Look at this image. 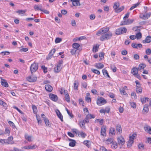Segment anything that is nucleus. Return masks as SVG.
Here are the masks:
<instances>
[{
	"label": "nucleus",
	"instance_id": "33",
	"mask_svg": "<svg viewBox=\"0 0 151 151\" xmlns=\"http://www.w3.org/2000/svg\"><path fill=\"white\" fill-rule=\"evenodd\" d=\"M80 45L77 43H74L73 44V48L77 49L80 47Z\"/></svg>",
	"mask_w": 151,
	"mask_h": 151
},
{
	"label": "nucleus",
	"instance_id": "32",
	"mask_svg": "<svg viewBox=\"0 0 151 151\" xmlns=\"http://www.w3.org/2000/svg\"><path fill=\"white\" fill-rule=\"evenodd\" d=\"M109 133L113 135H115L116 133L115 129L113 127H111L110 129Z\"/></svg>",
	"mask_w": 151,
	"mask_h": 151
},
{
	"label": "nucleus",
	"instance_id": "37",
	"mask_svg": "<svg viewBox=\"0 0 151 151\" xmlns=\"http://www.w3.org/2000/svg\"><path fill=\"white\" fill-rule=\"evenodd\" d=\"M142 34L140 32L137 33L135 36L137 40L140 39L142 38Z\"/></svg>",
	"mask_w": 151,
	"mask_h": 151
},
{
	"label": "nucleus",
	"instance_id": "59",
	"mask_svg": "<svg viewBox=\"0 0 151 151\" xmlns=\"http://www.w3.org/2000/svg\"><path fill=\"white\" fill-rule=\"evenodd\" d=\"M90 119V117L88 116V114L87 115L85 119L83 120L86 123H88L89 122V119Z\"/></svg>",
	"mask_w": 151,
	"mask_h": 151
},
{
	"label": "nucleus",
	"instance_id": "27",
	"mask_svg": "<svg viewBox=\"0 0 151 151\" xmlns=\"http://www.w3.org/2000/svg\"><path fill=\"white\" fill-rule=\"evenodd\" d=\"M117 144L115 141L114 142L112 143L111 148L113 149H115L117 147Z\"/></svg>",
	"mask_w": 151,
	"mask_h": 151
},
{
	"label": "nucleus",
	"instance_id": "38",
	"mask_svg": "<svg viewBox=\"0 0 151 151\" xmlns=\"http://www.w3.org/2000/svg\"><path fill=\"white\" fill-rule=\"evenodd\" d=\"M95 122H99L100 125H102L104 123V120L103 119H97L95 121Z\"/></svg>",
	"mask_w": 151,
	"mask_h": 151
},
{
	"label": "nucleus",
	"instance_id": "52",
	"mask_svg": "<svg viewBox=\"0 0 151 151\" xmlns=\"http://www.w3.org/2000/svg\"><path fill=\"white\" fill-rule=\"evenodd\" d=\"M111 68L114 72H116V68L114 65H111L110 66Z\"/></svg>",
	"mask_w": 151,
	"mask_h": 151
},
{
	"label": "nucleus",
	"instance_id": "35",
	"mask_svg": "<svg viewBox=\"0 0 151 151\" xmlns=\"http://www.w3.org/2000/svg\"><path fill=\"white\" fill-rule=\"evenodd\" d=\"M25 138L29 142L32 141V136H29L27 134H26L25 135Z\"/></svg>",
	"mask_w": 151,
	"mask_h": 151
},
{
	"label": "nucleus",
	"instance_id": "4",
	"mask_svg": "<svg viewBox=\"0 0 151 151\" xmlns=\"http://www.w3.org/2000/svg\"><path fill=\"white\" fill-rule=\"evenodd\" d=\"M106 101L103 98L99 97L98 98L97 104L98 105L100 106L102 104H106Z\"/></svg>",
	"mask_w": 151,
	"mask_h": 151
},
{
	"label": "nucleus",
	"instance_id": "7",
	"mask_svg": "<svg viewBox=\"0 0 151 151\" xmlns=\"http://www.w3.org/2000/svg\"><path fill=\"white\" fill-rule=\"evenodd\" d=\"M151 15V13L149 12L146 14H141L139 17L140 18H142L143 19L145 20L149 18Z\"/></svg>",
	"mask_w": 151,
	"mask_h": 151
},
{
	"label": "nucleus",
	"instance_id": "22",
	"mask_svg": "<svg viewBox=\"0 0 151 151\" xmlns=\"http://www.w3.org/2000/svg\"><path fill=\"white\" fill-rule=\"evenodd\" d=\"M114 139L112 138H108L106 140L105 143L107 145L112 144L114 142Z\"/></svg>",
	"mask_w": 151,
	"mask_h": 151
},
{
	"label": "nucleus",
	"instance_id": "43",
	"mask_svg": "<svg viewBox=\"0 0 151 151\" xmlns=\"http://www.w3.org/2000/svg\"><path fill=\"white\" fill-rule=\"evenodd\" d=\"M134 20V19H129L126 20L127 25L133 22Z\"/></svg>",
	"mask_w": 151,
	"mask_h": 151
},
{
	"label": "nucleus",
	"instance_id": "15",
	"mask_svg": "<svg viewBox=\"0 0 151 151\" xmlns=\"http://www.w3.org/2000/svg\"><path fill=\"white\" fill-rule=\"evenodd\" d=\"M1 84L3 86L6 87H7L9 86V85L7 83V82L6 80L2 79V78H1Z\"/></svg>",
	"mask_w": 151,
	"mask_h": 151
},
{
	"label": "nucleus",
	"instance_id": "11",
	"mask_svg": "<svg viewBox=\"0 0 151 151\" xmlns=\"http://www.w3.org/2000/svg\"><path fill=\"white\" fill-rule=\"evenodd\" d=\"M106 127L103 126L101 128V135L103 137H105L106 136Z\"/></svg>",
	"mask_w": 151,
	"mask_h": 151
},
{
	"label": "nucleus",
	"instance_id": "56",
	"mask_svg": "<svg viewBox=\"0 0 151 151\" xmlns=\"http://www.w3.org/2000/svg\"><path fill=\"white\" fill-rule=\"evenodd\" d=\"M85 122L84 121H81L79 122V125L80 126L82 127H85Z\"/></svg>",
	"mask_w": 151,
	"mask_h": 151
},
{
	"label": "nucleus",
	"instance_id": "40",
	"mask_svg": "<svg viewBox=\"0 0 151 151\" xmlns=\"http://www.w3.org/2000/svg\"><path fill=\"white\" fill-rule=\"evenodd\" d=\"M140 4L139 2H138L136 4H134L130 8L129 10H133L134 8H136L137 6H138Z\"/></svg>",
	"mask_w": 151,
	"mask_h": 151
},
{
	"label": "nucleus",
	"instance_id": "46",
	"mask_svg": "<svg viewBox=\"0 0 151 151\" xmlns=\"http://www.w3.org/2000/svg\"><path fill=\"white\" fill-rule=\"evenodd\" d=\"M10 131L8 128H6L5 129L4 134H7L8 136H9L10 134Z\"/></svg>",
	"mask_w": 151,
	"mask_h": 151
},
{
	"label": "nucleus",
	"instance_id": "14",
	"mask_svg": "<svg viewBox=\"0 0 151 151\" xmlns=\"http://www.w3.org/2000/svg\"><path fill=\"white\" fill-rule=\"evenodd\" d=\"M138 70L137 68L133 67L131 70V73L134 76H135L138 74Z\"/></svg>",
	"mask_w": 151,
	"mask_h": 151
},
{
	"label": "nucleus",
	"instance_id": "5",
	"mask_svg": "<svg viewBox=\"0 0 151 151\" xmlns=\"http://www.w3.org/2000/svg\"><path fill=\"white\" fill-rule=\"evenodd\" d=\"M27 79L29 82H34L36 81L37 77L35 76L32 75V76L27 77Z\"/></svg>",
	"mask_w": 151,
	"mask_h": 151
},
{
	"label": "nucleus",
	"instance_id": "51",
	"mask_svg": "<svg viewBox=\"0 0 151 151\" xmlns=\"http://www.w3.org/2000/svg\"><path fill=\"white\" fill-rule=\"evenodd\" d=\"M34 9H35L36 11L37 10H40L41 11H43L41 9V7H39L37 5H35L34 6Z\"/></svg>",
	"mask_w": 151,
	"mask_h": 151
},
{
	"label": "nucleus",
	"instance_id": "17",
	"mask_svg": "<svg viewBox=\"0 0 151 151\" xmlns=\"http://www.w3.org/2000/svg\"><path fill=\"white\" fill-rule=\"evenodd\" d=\"M151 41V36H147L145 38V40H143L142 42L144 43H149Z\"/></svg>",
	"mask_w": 151,
	"mask_h": 151
},
{
	"label": "nucleus",
	"instance_id": "2",
	"mask_svg": "<svg viewBox=\"0 0 151 151\" xmlns=\"http://www.w3.org/2000/svg\"><path fill=\"white\" fill-rule=\"evenodd\" d=\"M127 31V29L125 27H121L117 29L116 32V34L119 35L125 33Z\"/></svg>",
	"mask_w": 151,
	"mask_h": 151
},
{
	"label": "nucleus",
	"instance_id": "47",
	"mask_svg": "<svg viewBox=\"0 0 151 151\" xmlns=\"http://www.w3.org/2000/svg\"><path fill=\"white\" fill-rule=\"evenodd\" d=\"M9 124L10 125L13 129H14L16 127L14 123L11 121H9L8 122Z\"/></svg>",
	"mask_w": 151,
	"mask_h": 151
},
{
	"label": "nucleus",
	"instance_id": "30",
	"mask_svg": "<svg viewBox=\"0 0 151 151\" xmlns=\"http://www.w3.org/2000/svg\"><path fill=\"white\" fill-rule=\"evenodd\" d=\"M104 35L106 37H107V40L110 39L112 36V33L110 32L104 34Z\"/></svg>",
	"mask_w": 151,
	"mask_h": 151
},
{
	"label": "nucleus",
	"instance_id": "21",
	"mask_svg": "<svg viewBox=\"0 0 151 151\" xmlns=\"http://www.w3.org/2000/svg\"><path fill=\"white\" fill-rule=\"evenodd\" d=\"M116 130L117 133L120 134L122 132V129L120 125H117L116 126Z\"/></svg>",
	"mask_w": 151,
	"mask_h": 151
},
{
	"label": "nucleus",
	"instance_id": "12",
	"mask_svg": "<svg viewBox=\"0 0 151 151\" xmlns=\"http://www.w3.org/2000/svg\"><path fill=\"white\" fill-rule=\"evenodd\" d=\"M69 1L72 2V4L74 6H80L81 5L79 2L80 0H69Z\"/></svg>",
	"mask_w": 151,
	"mask_h": 151
},
{
	"label": "nucleus",
	"instance_id": "50",
	"mask_svg": "<svg viewBox=\"0 0 151 151\" xmlns=\"http://www.w3.org/2000/svg\"><path fill=\"white\" fill-rule=\"evenodd\" d=\"M61 69V68L56 66L54 68V71L55 72L58 73L60 71Z\"/></svg>",
	"mask_w": 151,
	"mask_h": 151
},
{
	"label": "nucleus",
	"instance_id": "31",
	"mask_svg": "<svg viewBox=\"0 0 151 151\" xmlns=\"http://www.w3.org/2000/svg\"><path fill=\"white\" fill-rule=\"evenodd\" d=\"M102 72L103 75L105 76H107L108 78H110V77L108 74L107 71L105 69H103L102 70Z\"/></svg>",
	"mask_w": 151,
	"mask_h": 151
},
{
	"label": "nucleus",
	"instance_id": "58",
	"mask_svg": "<svg viewBox=\"0 0 151 151\" xmlns=\"http://www.w3.org/2000/svg\"><path fill=\"white\" fill-rule=\"evenodd\" d=\"M120 91L122 95H126L127 94V93L125 91L124 89H120Z\"/></svg>",
	"mask_w": 151,
	"mask_h": 151
},
{
	"label": "nucleus",
	"instance_id": "16",
	"mask_svg": "<svg viewBox=\"0 0 151 151\" xmlns=\"http://www.w3.org/2000/svg\"><path fill=\"white\" fill-rule=\"evenodd\" d=\"M37 147V146L36 145H34L32 146L29 145L28 146H25L23 147V148L27 150H30V149H35Z\"/></svg>",
	"mask_w": 151,
	"mask_h": 151
},
{
	"label": "nucleus",
	"instance_id": "39",
	"mask_svg": "<svg viewBox=\"0 0 151 151\" xmlns=\"http://www.w3.org/2000/svg\"><path fill=\"white\" fill-rule=\"evenodd\" d=\"M44 120L46 125L48 126H50V123L47 119L45 117V118L44 119Z\"/></svg>",
	"mask_w": 151,
	"mask_h": 151
},
{
	"label": "nucleus",
	"instance_id": "53",
	"mask_svg": "<svg viewBox=\"0 0 151 151\" xmlns=\"http://www.w3.org/2000/svg\"><path fill=\"white\" fill-rule=\"evenodd\" d=\"M72 131L74 133L76 134H78V135H79V133H80V132L76 129H72Z\"/></svg>",
	"mask_w": 151,
	"mask_h": 151
},
{
	"label": "nucleus",
	"instance_id": "8",
	"mask_svg": "<svg viewBox=\"0 0 151 151\" xmlns=\"http://www.w3.org/2000/svg\"><path fill=\"white\" fill-rule=\"evenodd\" d=\"M110 109L109 107L107 106L105 109H101L99 110L101 113L105 114L106 113H109L110 112Z\"/></svg>",
	"mask_w": 151,
	"mask_h": 151
},
{
	"label": "nucleus",
	"instance_id": "18",
	"mask_svg": "<svg viewBox=\"0 0 151 151\" xmlns=\"http://www.w3.org/2000/svg\"><path fill=\"white\" fill-rule=\"evenodd\" d=\"M56 114L58 116V117L60 118L62 122L63 121V116L60 113V111L58 110H57L56 111Z\"/></svg>",
	"mask_w": 151,
	"mask_h": 151
},
{
	"label": "nucleus",
	"instance_id": "42",
	"mask_svg": "<svg viewBox=\"0 0 151 151\" xmlns=\"http://www.w3.org/2000/svg\"><path fill=\"white\" fill-rule=\"evenodd\" d=\"M96 67L98 69H101L104 67V65L101 63H99L96 64Z\"/></svg>",
	"mask_w": 151,
	"mask_h": 151
},
{
	"label": "nucleus",
	"instance_id": "45",
	"mask_svg": "<svg viewBox=\"0 0 151 151\" xmlns=\"http://www.w3.org/2000/svg\"><path fill=\"white\" fill-rule=\"evenodd\" d=\"M65 97L66 101L68 102H69L70 101V99L68 93H67L66 94L65 96Z\"/></svg>",
	"mask_w": 151,
	"mask_h": 151
},
{
	"label": "nucleus",
	"instance_id": "57",
	"mask_svg": "<svg viewBox=\"0 0 151 151\" xmlns=\"http://www.w3.org/2000/svg\"><path fill=\"white\" fill-rule=\"evenodd\" d=\"M0 105L3 106L4 107H6L7 105L6 103L1 100H0Z\"/></svg>",
	"mask_w": 151,
	"mask_h": 151
},
{
	"label": "nucleus",
	"instance_id": "6",
	"mask_svg": "<svg viewBox=\"0 0 151 151\" xmlns=\"http://www.w3.org/2000/svg\"><path fill=\"white\" fill-rule=\"evenodd\" d=\"M13 139V137L12 136L9 137L7 139L3 140L4 144H13L12 142Z\"/></svg>",
	"mask_w": 151,
	"mask_h": 151
},
{
	"label": "nucleus",
	"instance_id": "3",
	"mask_svg": "<svg viewBox=\"0 0 151 151\" xmlns=\"http://www.w3.org/2000/svg\"><path fill=\"white\" fill-rule=\"evenodd\" d=\"M38 69V64L37 63L35 62L32 64L30 67V70L32 73L35 72Z\"/></svg>",
	"mask_w": 151,
	"mask_h": 151
},
{
	"label": "nucleus",
	"instance_id": "24",
	"mask_svg": "<svg viewBox=\"0 0 151 151\" xmlns=\"http://www.w3.org/2000/svg\"><path fill=\"white\" fill-rule=\"evenodd\" d=\"M37 122L39 125H42V121L40 119V116L38 115H36Z\"/></svg>",
	"mask_w": 151,
	"mask_h": 151
},
{
	"label": "nucleus",
	"instance_id": "49",
	"mask_svg": "<svg viewBox=\"0 0 151 151\" xmlns=\"http://www.w3.org/2000/svg\"><path fill=\"white\" fill-rule=\"evenodd\" d=\"M77 50V49H75L74 48L71 50L70 51V53L72 55H76V51Z\"/></svg>",
	"mask_w": 151,
	"mask_h": 151
},
{
	"label": "nucleus",
	"instance_id": "62",
	"mask_svg": "<svg viewBox=\"0 0 151 151\" xmlns=\"http://www.w3.org/2000/svg\"><path fill=\"white\" fill-rule=\"evenodd\" d=\"M79 135H80L81 137L83 138H84L86 136V134L83 132H80Z\"/></svg>",
	"mask_w": 151,
	"mask_h": 151
},
{
	"label": "nucleus",
	"instance_id": "13",
	"mask_svg": "<svg viewBox=\"0 0 151 151\" xmlns=\"http://www.w3.org/2000/svg\"><path fill=\"white\" fill-rule=\"evenodd\" d=\"M145 130L150 134H151V127L147 125H145L144 127Z\"/></svg>",
	"mask_w": 151,
	"mask_h": 151
},
{
	"label": "nucleus",
	"instance_id": "55",
	"mask_svg": "<svg viewBox=\"0 0 151 151\" xmlns=\"http://www.w3.org/2000/svg\"><path fill=\"white\" fill-rule=\"evenodd\" d=\"M67 91L65 90L64 88H61L60 89V92L61 94H63L64 93H67Z\"/></svg>",
	"mask_w": 151,
	"mask_h": 151
},
{
	"label": "nucleus",
	"instance_id": "63",
	"mask_svg": "<svg viewBox=\"0 0 151 151\" xmlns=\"http://www.w3.org/2000/svg\"><path fill=\"white\" fill-rule=\"evenodd\" d=\"M62 41V39L60 38H57L55 40V42L56 43H58Z\"/></svg>",
	"mask_w": 151,
	"mask_h": 151
},
{
	"label": "nucleus",
	"instance_id": "44",
	"mask_svg": "<svg viewBox=\"0 0 151 151\" xmlns=\"http://www.w3.org/2000/svg\"><path fill=\"white\" fill-rule=\"evenodd\" d=\"M100 40L101 41L107 40V37H106L104 34L102 35L100 38Z\"/></svg>",
	"mask_w": 151,
	"mask_h": 151
},
{
	"label": "nucleus",
	"instance_id": "34",
	"mask_svg": "<svg viewBox=\"0 0 151 151\" xmlns=\"http://www.w3.org/2000/svg\"><path fill=\"white\" fill-rule=\"evenodd\" d=\"M74 88L76 90H77L79 85V83L78 81H75L74 84Z\"/></svg>",
	"mask_w": 151,
	"mask_h": 151
},
{
	"label": "nucleus",
	"instance_id": "36",
	"mask_svg": "<svg viewBox=\"0 0 151 151\" xmlns=\"http://www.w3.org/2000/svg\"><path fill=\"white\" fill-rule=\"evenodd\" d=\"M124 6H121L119 8H118L116 10L115 12L116 13H119L122 11L124 9Z\"/></svg>",
	"mask_w": 151,
	"mask_h": 151
},
{
	"label": "nucleus",
	"instance_id": "28",
	"mask_svg": "<svg viewBox=\"0 0 151 151\" xmlns=\"http://www.w3.org/2000/svg\"><path fill=\"white\" fill-rule=\"evenodd\" d=\"M99 47V45H94L93 48V51L94 52H96L98 51Z\"/></svg>",
	"mask_w": 151,
	"mask_h": 151
},
{
	"label": "nucleus",
	"instance_id": "25",
	"mask_svg": "<svg viewBox=\"0 0 151 151\" xmlns=\"http://www.w3.org/2000/svg\"><path fill=\"white\" fill-rule=\"evenodd\" d=\"M149 111V108L147 106H145L142 110V113L143 114H146Z\"/></svg>",
	"mask_w": 151,
	"mask_h": 151
},
{
	"label": "nucleus",
	"instance_id": "48",
	"mask_svg": "<svg viewBox=\"0 0 151 151\" xmlns=\"http://www.w3.org/2000/svg\"><path fill=\"white\" fill-rule=\"evenodd\" d=\"M91 71L93 73L96 74L98 75H99L100 74V72L98 70L96 69H91Z\"/></svg>",
	"mask_w": 151,
	"mask_h": 151
},
{
	"label": "nucleus",
	"instance_id": "1",
	"mask_svg": "<svg viewBox=\"0 0 151 151\" xmlns=\"http://www.w3.org/2000/svg\"><path fill=\"white\" fill-rule=\"evenodd\" d=\"M109 30L108 27H104L100 29L96 33V35L97 36H100L104 34L107 32Z\"/></svg>",
	"mask_w": 151,
	"mask_h": 151
},
{
	"label": "nucleus",
	"instance_id": "60",
	"mask_svg": "<svg viewBox=\"0 0 151 151\" xmlns=\"http://www.w3.org/2000/svg\"><path fill=\"white\" fill-rule=\"evenodd\" d=\"M145 53L147 55H150L151 54V50L150 48L147 49L145 51Z\"/></svg>",
	"mask_w": 151,
	"mask_h": 151
},
{
	"label": "nucleus",
	"instance_id": "41",
	"mask_svg": "<svg viewBox=\"0 0 151 151\" xmlns=\"http://www.w3.org/2000/svg\"><path fill=\"white\" fill-rule=\"evenodd\" d=\"M32 108L34 114H36L37 111V107L35 105H32Z\"/></svg>",
	"mask_w": 151,
	"mask_h": 151
},
{
	"label": "nucleus",
	"instance_id": "61",
	"mask_svg": "<svg viewBox=\"0 0 151 151\" xmlns=\"http://www.w3.org/2000/svg\"><path fill=\"white\" fill-rule=\"evenodd\" d=\"M28 49L27 48H22L20 49L19 51L21 52H25L28 51Z\"/></svg>",
	"mask_w": 151,
	"mask_h": 151
},
{
	"label": "nucleus",
	"instance_id": "54",
	"mask_svg": "<svg viewBox=\"0 0 151 151\" xmlns=\"http://www.w3.org/2000/svg\"><path fill=\"white\" fill-rule=\"evenodd\" d=\"M136 91L137 93H141L142 92V88L141 87L136 88Z\"/></svg>",
	"mask_w": 151,
	"mask_h": 151
},
{
	"label": "nucleus",
	"instance_id": "23",
	"mask_svg": "<svg viewBox=\"0 0 151 151\" xmlns=\"http://www.w3.org/2000/svg\"><path fill=\"white\" fill-rule=\"evenodd\" d=\"M119 2H116L114 3L113 8L115 12L119 8Z\"/></svg>",
	"mask_w": 151,
	"mask_h": 151
},
{
	"label": "nucleus",
	"instance_id": "10",
	"mask_svg": "<svg viewBox=\"0 0 151 151\" xmlns=\"http://www.w3.org/2000/svg\"><path fill=\"white\" fill-rule=\"evenodd\" d=\"M118 143L119 145H123L125 143L124 139L122 137H120L117 138Z\"/></svg>",
	"mask_w": 151,
	"mask_h": 151
},
{
	"label": "nucleus",
	"instance_id": "19",
	"mask_svg": "<svg viewBox=\"0 0 151 151\" xmlns=\"http://www.w3.org/2000/svg\"><path fill=\"white\" fill-rule=\"evenodd\" d=\"M46 90L49 92H51L53 89L52 87L50 85H46L45 86Z\"/></svg>",
	"mask_w": 151,
	"mask_h": 151
},
{
	"label": "nucleus",
	"instance_id": "26",
	"mask_svg": "<svg viewBox=\"0 0 151 151\" xmlns=\"http://www.w3.org/2000/svg\"><path fill=\"white\" fill-rule=\"evenodd\" d=\"M70 141H71L69 143V145L70 146L73 147L75 146L76 141L74 140L70 139L69 140Z\"/></svg>",
	"mask_w": 151,
	"mask_h": 151
},
{
	"label": "nucleus",
	"instance_id": "20",
	"mask_svg": "<svg viewBox=\"0 0 151 151\" xmlns=\"http://www.w3.org/2000/svg\"><path fill=\"white\" fill-rule=\"evenodd\" d=\"M146 67V65L143 63H141L140 64L138 67V68L139 70L142 71V70H144V68Z\"/></svg>",
	"mask_w": 151,
	"mask_h": 151
},
{
	"label": "nucleus",
	"instance_id": "29",
	"mask_svg": "<svg viewBox=\"0 0 151 151\" xmlns=\"http://www.w3.org/2000/svg\"><path fill=\"white\" fill-rule=\"evenodd\" d=\"M149 100V98L148 97H145L141 98V101L143 104L145 103L146 102V101H148Z\"/></svg>",
	"mask_w": 151,
	"mask_h": 151
},
{
	"label": "nucleus",
	"instance_id": "64",
	"mask_svg": "<svg viewBox=\"0 0 151 151\" xmlns=\"http://www.w3.org/2000/svg\"><path fill=\"white\" fill-rule=\"evenodd\" d=\"M131 96L133 99H135L137 98L136 94L134 92H132L131 94Z\"/></svg>",
	"mask_w": 151,
	"mask_h": 151
},
{
	"label": "nucleus",
	"instance_id": "9",
	"mask_svg": "<svg viewBox=\"0 0 151 151\" xmlns=\"http://www.w3.org/2000/svg\"><path fill=\"white\" fill-rule=\"evenodd\" d=\"M49 97L53 101L56 102L58 100L57 96L55 94L50 93L49 94Z\"/></svg>",
	"mask_w": 151,
	"mask_h": 151
}]
</instances>
